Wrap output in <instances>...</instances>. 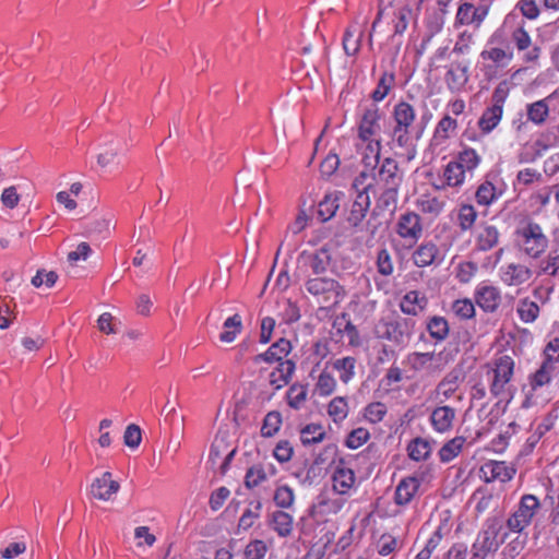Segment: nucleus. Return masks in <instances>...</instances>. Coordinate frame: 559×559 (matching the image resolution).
<instances>
[{"label": "nucleus", "instance_id": "f03ea898", "mask_svg": "<svg viewBox=\"0 0 559 559\" xmlns=\"http://www.w3.org/2000/svg\"><path fill=\"white\" fill-rule=\"evenodd\" d=\"M305 288L323 309L336 307L346 295L344 287L336 280L328 276L309 277Z\"/></svg>", "mask_w": 559, "mask_h": 559}, {"label": "nucleus", "instance_id": "dca6fc26", "mask_svg": "<svg viewBox=\"0 0 559 559\" xmlns=\"http://www.w3.org/2000/svg\"><path fill=\"white\" fill-rule=\"evenodd\" d=\"M515 473V467L504 461H487L479 469L480 478L485 483H492L496 480L507 483L514 477Z\"/></svg>", "mask_w": 559, "mask_h": 559}, {"label": "nucleus", "instance_id": "49530a36", "mask_svg": "<svg viewBox=\"0 0 559 559\" xmlns=\"http://www.w3.org/2000/svg\"><path fill=\"white\" fill-rule=\"evenodd\" d=\"M307 386L300 383H295L286 393L287 403L292 408L299 409L307 401Z\"/></svg>", "mask_w": 559, "mask_h": 559}, {"label": "nucleus", "instance_id": "5fc2aeb1", "mask_svg": "<svg viewBox=\"0 0 559 559\" xmlns=\"http://www.w3.org/2000/svg\"><path fill=\"white\" fill-rule=\"evenodd\" d=\"M549 114V107L545 99L527 105V118L535 124L545 122Z\"/></svg>", "mask_w": 559, "mask_h": 559}, {"label": "nucleus", "instance_id": "ddd939ff", "mask_svg": "<svg viewBox=\"0 0 559 559\" xmlns=\"http://www.w3.org/2000/svg\"><path fill=\"white\" fill-rule=\"evenodd\" d=\"M119 490L120 483L114 479L112 474L107 471L92 481L88 492L96 500L112 502Z\"/></svg>", "mask_w": 559, "mask_h": 559}, {"label": "nucleus", "instance_id": "a19ab883", "mask_svg": "<svg viewBox=\"0 0 559 559\" xmlns=\"http://www.w3.org/2000/svg\"><path fill=\"white\" fill-rule=\"evenodd\" d=\"M331 261L332 255L330 253V250L323 247L310 255V267L317 276H320L319 274L328 270V267L331 264Z\"/></svg>", "mask_w": 559, "mask_h": 559}, {"label": "nucleus", "instance_id": "6ab92c4d", "mask_svg": "<svg viewBox=\"0 0 559 559\" xmlns=\"http://www.w3.org/2000/svg\"><path fill=\"white\" fill-rule=\"evenodd\" d=\"M456 408L450 405L440 404L432 409L429 420L432 429L439 433H447L454 427Z\"/></svg>", "mask_w": 559, "mask_h": 559}, {"label": "nucleus", "instance_id": "bb28decb", "mask_svg": "<svg viewBox=\"0 0 559 559\" xmlns=\"http://www.w3.org/2000/svg\"><path fill=\"white\" fill-rule=\"evenodd\" d=\"M296 365L292 359L280 361L269 374L270 384L278 390L285 386L292 379Z\"/></svg>", "mask_w": 559, "mask_h": 559}, {"label": "nucleus", "instance_id": "c03bdc74", "mask_svg": "<svg viewBox=\"0 0 559 559\" xmlns=\"http://www.w3.org/2000/svg\"><path fill=\"white\" fill-rule=\"evenodd\" d=\"M336 385L337 383L335 378L331 373L322 371L317 379L313 393L319 396L326 397L335 391Z\"/></svg>", "mask_w": 559, "mask_h": 559}, {"label": "nucleus", "instance_id": "79ce46f5", "mask_svg": "<svg viewBox=\"0 0 559 559\" xmlns=\"http://www.w3.org/2000/svg\"><path fill=\"white\" fill-rule=\"evenodd\" d=\"M332 367L340 374L343 383H348L355 376L356 359L354 357H343L333 361Z\"/></svg>", "mask_w": 559, "mask_h": 559}, {"label": "nucleus", "instance_id": "e433bc0d", "mask_svg": "<svg viewBox=\"0 0 559 559\" xmlns=\"http://www.w3.org/2000/svg\"><path fill=\"white\" fill-rule=\"evenodd\" d=\"M466 439L462 436L454 437L445 442L439 450L440 461L449 463L454 460L463 451Z\"/></svg>", "mask_w": 559, "mask_h": 559}, {"label": "nucleus", "instance_id": "7c9ffc66", "mask_svg": "<svg viewBox=\"0 0 559 559\" xmlns=\"http://www.w3.org/2000/svg\"><path fill=\"white\" fill-rule=\"evenodd\" d=\"M420 480L416 477H406L400 481L395 489V502L399 506L408 504L417 493Z\"/></svg>", "mask_w": 559, "mask_h": 559}, {"label": "nucleus", "instance_id": "052dcab7", "mask_svg": "<svg viewBox=\"0 0 559 559\" xmlns=\"http://www.w3.org/2000/svg\"><path fill=\"white\" fill-rule=\"evenodd\" d=\"M452 311L456 317L467 320L475 316V306L471 299H457L452 304Z\"/></svg>", "mask_w": 559, "mask_h": 559}, {"label": "nucleus", "instance_id": "a878e982", "mask_svg": "<svg viewBox=\"0 0 559 559\" xmlns=\"http://www.w3.org/2000/svg\"><path fill=\"white\" fill-rule=\"evenodd\" d=\"M356 146L362 156V162L365 163V166L373 170L380 160V154L382 148L381 139L357 141Z\"/></svg>", "mask_w": 559, "mask_h": 559}, {"label": "nucleus", "instance_id": "58836bf2", "mask_svg": "<svg viewBox=\"0 0 559 559\" xmlns=\"http://www.w3.org/2000/svg\"><path fill=\"white\" fill-rule=\"evenodd\" d=\"M408 456L416 462L425 461L430 456L431 444L424 438H415L407 447Z\"/></svg>", "mask_w": 559, "mask_h": 559}, {"label": "nucleus", "instance_id": "f8f14e48", "mask_svg": "<svg viewBox=\"0 0 559 559\" xmlns=\"http://www.w3.org/2000/svg\"><path fill=\"white\" fill-rule=\"evenodd\" d=\"M559 376V366H555L543 361L539 368L528 377V385L531 392L526 395L523 403L525 407H528L535 402L533 401V393L542 388L549 386L552 381Z\"/></svg>", "mask_w": 559, "mask_h": 559}, {"label": "nucleus", "instance_id": "9d476101", "mask_svg": "<svg viewBox=\"0 0 559 559\" xmlns=\"http://www.w3.org/2000/svg\"><path fill=\"white\" fill-rule=\"evenodd\" d=\"M534 270L520 262H509L500 266L498 276L509 287H520L528 284L534 277Z\"/></svg>", "mask_w": 559, "mask_h": 559}, {"label": "nucleus", "instance_id": "aec40b11", "mask_svg": "<svg viewBox=\"0 0 559 559\" xmlns=\"http://www.w3.org/2000/svg\"><path fill=\"white\" fill-rule=\"evenodd\" d=\"M372 180L378 188L400 187L402 177L399 174L397 163L388 157L382 162L378 173L373 175Z\"/></svg>", "mask_w": 559, "mask_h": 559}, {"label": "nucleus", "instance_id": "a18cd8bd", "mask_svg": "<svg viewBox=\"0 0 559 559\" xmlns=\"http://www.w3.org/2000/svg\"><path fill=\"white\" fill-rule=\"evenodd\" d=\"M455 162L465 173H469L479 166L481 157L474 148H465L459 154Z\"/></svg>", "mask_w": 559, "mask_h": 559}, {"label": "nucleus", "instance_id": "a211bd4d", "mask_svg": "<svg viewBox=\"0 0 559 559\" xmlns=\"http://www.w3.org/2000/svg\"><path fill=\"white\" fill-rule=\"evenodd\" d=\"M356 483L355 472L344 461L335 464L332 474V487L338 495H349Z\"/></svg>", "mask_w": 559, "mask_h": 559}, {"label": "nucleus", "instance_id": "c9c22d12", "mask_svg": "<svg viewBox=\"0 0 559 559\" xmlns=\"http://www.w3.org/2000/svg\"><path fill=\"white\" fill-rule=\"evenodd\" d=\"M503 109L499 106L488 107L478 120V127L483 133H490L500 122Z\"/></svg>", "mask_w": 559, "mask_h": 559}, {"label": "nucleus", "instance_id": "338daca9", "mask_svg": "<svg viewBox=\"0 0 559 559\" xmlns=\"http://www.w3.org/2000/svg\"><path fill=\"white\" fill-rule=\"evenodd\" d=\"M295 500L294 491L290 487L284 485L280 486L274 493V501L280 508H289Z\"/></svg>", "mask_w": 559, "mask_h": 559}, {"label": "nucleus", "instance_id": "4468645a", "mask_svg": "<svg viewBox=\"0 0 559 559\" xmlns=\"http://www.w3.org/2000/svg\"><path fill=\"white\" fill-rule=\"evenodd\" d=\"M510 38L514 44L515 48L524 52V59L528 62L536 61L542 52L539 46L533 44L532 37L525 27V22L521 21L513 28L510 34Z\"/></svg>", "mask_w": 559, "mask_h": 559}, {"label": "nucleus", "instance_id": "72a5a7b5", "mask_svg": "<svg viewBox=\"0 0 559 559\" xmlns=\"http://www.w3.org/2000/svg\"><path fill=\"white\" fill-rule=\"evenodd\" d=\"M499 242V231L492 225H483L476 234V247L480 251H488Z\"/></svg>", "mask_w": 559, "mask_h": 559}, {"label": "nucleus", "instance_id": "412c9836", "mask_svg": "<svg viewBox=\"0 0 559 559\" xmlns=\"http://www.w3.org/2000/svg\"><path fill=\"white\" fill-rule=\"evenodd\" d=\"M475 300L485 312H495L501 304V292L498 287L481 283L475 289Z\"/></svg>", "mask_w": 559, "mask_h": 559}, {"label": "nucleus", "instance_id": "2eb2a0df", "mask_svg": "<svg viewBox=\"0 0 559 559\" xmlns=\"http://www.w3.org/2000/svg\"><path fill=\"white\" fill-rule=\"evenodd\" d=\"M380 110L376 106L367 107L358 123V141L380 139Z\"/></svg>", "mask_w": 559, "mask_h": 559}, {"label": "nucleus", "instance_id": "f3484780", "mask_svg": "<svg viewBox=\"0 0 559 559\" xmlns=\"http://www.w3.org/2000/svg\"><path fill=\"white\" fill-rule=\"evenodd\" d=\"M461 381L462 377L460 370H451L447 373L435 390L436 401L439 404H443L453 396L457 399V401H462V394H456Z\"/></svg>", "mask_w": 559, "mask_h": 559}, {"label": "nucleus", "instance_id": "0eeeda50", "mask_svg": "<svg viewBox=\"0 0 559 559\" xmlns=\"http://www.w3.org/2000/svg\"><path fill=\"white\" fill-rule=\"evenodd\" d=\"M392 115L395 123L391 133L392 144L400 148H406L411 143V129L416 118V111L411 104L401 102L394 106Z\"/></svg>", "mask_w": 559, "mask_h": 559}, {"label": "nucleus", "instance_id": "6e6d98bb", "mask_svg": "<svg viewBox=\"0 0 559 559\" xmlns=\"http://www.w3.org/2000/svg\"><path fill=\"white\" fill-rule=\"evenodd\" d=\"M386 412L388 407L384 403L372 402L365 407L364 417L371 424H378L382 421Z\"/></svg>", "mask_w": 559, "mask_h": 559}, {"label": "nucleus", "instance_id": "393cba45", "mask_svg": "<svg viewBox=\"0 0 559 559\" xmlns=\"http://www.w3.org/2000/svg\"><path fill=\"white\" fill-rule=\"evenodd\" d=\"M457 121L445 115L436 126L430 145L433 148L443 146L448 140L455 133Z\"/></svg>", "mask_w": 559, "mask_h": 559}, {"label": "nucleus", "instance_id": "c85d7f7f", "mask_svg": "<svg viewBox=\"0 0 559 559\" xmlns=\"http://www.w3.org/2000/svg\"><path fill=\"white\" fill-rule=\"evenodd\" d=\"M362 37H364V28L361 26H359L357 23L350 24L345 29V33L343 36L342 45H343L344 52L347 56L357 55L360 49V46H361Z\"/></svg>", "mask_w": 559, "mask_h": 559}, {"label": "nucleus", "instance_id": "69168bd1", "mask_svg": "<svg viewBox=\"0 0 559 559\" xmlns=\"http://www.w3.org/2000/svg\"><path fill=\"white\" fill-rule=\"evenodd\" d=\"M477 265L472 261L461 262L456 267V278L460 283L466 284L472 281V278L477 273Z\"/></svg>", "mask_w": 559, "mask_h": 559}, {"label": "nucleus", "instance_id": "de8ad7c7", "mask_svg": "<svg viewBox=\"0 0 559 559\" xmlns=\"http://www.w3.org/2000/svg\"><path fill=\"white\" fill-rule=\"evenodd\" d=\"M328 414L334 423L343 421L348 415V404L345 397L336 396L328 405Z\"/></svg>", "mask_w": 559, "mask_h": 559}, {"label": "nucleus", "instance_id": "3c124183", "mask_svg": "<svg viewBox=\"0 0 559 559\" xmlns=\"http://www.w3.org/2000/svg\"><path fill=\"white\" fill-rule=\"evenodd\" d=\"M378 333L380 337L395 343H403L405 341V335L401 331L399 322H382L378 328Z\"/></svg>", "mask_w": 559, "mask_h": 559}, {"label": "nucleus", "instance_id": "0e129e2a", "mask_svg": "<svg viewBox=\"0 0 559 559\" xmlns=\"http://www.w3.org/2000/svg\"><path fill=\"white\" fill-rule=\"evenodd\" d=\"M369 438L370 433L368 429L359 427L350 431V433L347 436L345 443L349 449L355 450L365 444L369 440Z\"/></svg>", "mask_w": 559, "mask_h": 559}, {"label": "nucleus", "instance_id": "2f4dec72", "mask_svg": "<svg viewBox=\"0 0 559 559\" xmlns=\"http://www.w3.org/2000/svg\"><path fill=\"white\" fill-rule=\"evenodd\" d=\"M370 207L369 194L365 191H359L356 195L355 201L352 204L348 222L353 226H358L366 217L367 212Z\"/></svg>", "mask_w": 559, "mask_h": 559}, {"label": "nucleus", "instance_id": "9b49d317", "mask_svg": "<svg viewBox=\"0 0 559 559\" xmlns=\"http://www.w3.org/2000/svg\"><path fill=\"white\" fill-rule=\"evenodd\" d=\"M395 231L407 243L415 245L424 233L420 215L412 211L401 214L395 225Z\"/></svg>", "mask_w": 559, "mask_h": 559}, {"label": "nucleus", "instance_id": "cd10ccee", "mask_svg": "<svg viewBox=\"0 0 559 559\" xmlns=\"http://www.w3.org/2000/svg\"><path fill=\"white\" fill-rule=\"evenodd\" d=\"M344 198L342 191H332L324 195L318 204V217L321 222H328L333 218L340 207L341 201Z\"/></svg>", "mask_w": 559, "mask_h": 559}, {"label": "nucleus", "instance_id": "423d86ee", "mask_svg": "<svg viewBox=\"0 0 559 559\" xmlns=\"http://www.w3.org/2000/svg\"><path fill=\"white\" fill-rule=\"evenodd\" d=\"M499 531L498 521L488 519L472 544V557L469 559H485L489 554L496 552L509 536V533L506 532L502 538L499 539Z\"/></svg>", "mask_w": 559, "mask_h": 559}, {"label": "nucleus", "instance_id": "473e14b6", "mask_svg": "<svg viewBox=\"0 0 559 559\" xmlns=\"http://www.w3.org/2000/svg\"><path fill=\"white\" fill-rule=\"evenodd\" d=\"M427 306V298L420 295L417 290H411L404 295L400 302V308L403 313L417 316Z\"/></svg>", "mask_w": 559, "mask_h": 559}, {"label": "nucleus", "instance_id": "bf43d9fd", "mask_svg": "<svg viewBox=\"0 0 559 559\" xmlns=\"http://www.w3.org/2000/svg\"><path fill=\"white\" fill-rule=\"evenodd\" d=\"M394 83V75L392 73H383L380 78L376 90L372 92V99L374 102H381L389 94Z\"/></svg>", "mask_w": 559, "mask_h": 559}, {"label": "nucleus", "instance_id": "7ed1b4c3", "mask_svg": "<svg viewBox=\"0 0 559 559\" xmlns=\"http://www.w3.org/2000/svg\"><path fill=\"white\" fill-rule=\"evenodd\" d=\"M237 452V439L228 429H219L211 444L207 464L219 475H225Z\"/></svg>", "mask_w": 559, "mask_h": 559}, {"label": "nucleus", "instance_id": "603ef678", "mask_svg": "<svg viewBox=\"0 0 559 559\" xmlns=\"http://www.w3.org/2000/svg\"><path fill=\"white\" fill-rule=\"evenodd\" d=\"M272 523L274 530L281 536H288L293 531V516L284 511H276L273 513Z\"/></svg>", "mask_w": 559, "mask_h": 559}, {"label": "nucleus", "instance_id": "4c0bfd02", "mask_svg": "<svg viewBox=\"0 0 559 559\" xmlns=\"http://www.w3.org/2000/svg\"><path fill=\"white\" fill-rule=\"evenodd\" d=\"M242 331L241 316L236 313L227 318L223 324V332L219 334V340L224 343H231L236 336Z\"/></svg>", "mask_w": 559, "mask_h": 559}, {"label": "nucleus", "instance_id": "e2e57ef3", "mask_svg": "<svg viewBox=\"0 0 559 559\" xmlns=\"http://www.w3.org/2000/svg\"><path fill=\"white\" fill-rule=\"evenodd\" d=\"M475 197L478 204L489 205L497 199L496 187L491 182L486 181L477 188Z\"/></svg>", "mask_w": 559, "mask_h": 559}, {"label": "nucleus", "instance_id": "5701e85b", "mask_svg": "<svg viewBox=\"0 0 559 559\" xmlns=\"http://www.w3.org/2000/svg\"><path fill=\"white\" fill-rule=\"evenodd\" d=\"M443 259L439 247L432 241L421 243L413 253V261L419 267L440 264Z\"/></svg>", "mask_w": 559, "mask_h": 559}, {"label": "nucleus", "instance_id": "39448f33", "mask_svg": "<svg viewBox=\"0 0 559 559\" xmlns=\"http://www.w3.org/2000/svg\"><path fill=\"white\" fill-rule=\"evenodd\" d=\"M540 509V502L534 495L526 493L520 498L519 503L506 520L509 534H522L532 524Z\"/></svg>", "mask_w": 559, "mask_h": 559}, {"label": "nucleus", "instance_id": "680f3d73", "mask_svg": "<svg viewBox=\"0 0 559 559\" xmlns=\"http://www.w3.org/2000/svg\"><path fill=\"white\" fill-rule=\"evenodd\" d=\"M282 425V417L278 412H270L263 421L261 427V433L264 437H272L278 431Z\"/></svg>", "mask_w": 559, "mask_h": 559}, {"label": "nucleus", "instance_id": "8fccbe9b", "mask_svg": "<svg viewBox=\"0 0 559 559\" xmlns=\"http://www.w3.org/2000/svg\"><path fill=\"white\" fill-rule=\"evenodd\" d=\"M477 218V211L471 204H463L457 211V224L462 231L472 229Z\"/></svg>", "mask_w": 559, "mask_h": 559}, {"label": "nucleus", "instance_id": "b1692460", "mask_svg": "<svg viewBox=\"0 0 559 559\" xmlns=\"http://www.w3.org/2000/svg\"><path fill=\"white\" fill-rule=\"evenodd\" d=\"M468 82V64L452 63L445 73V83L448 88L453 92H461Z\"/></svg>", "mask_w": 559, "mask_h": 559}, {"label": "nucleus", "instance_id": "37998d69", "mask_svg": "<svg viewBox=\"0 0 559 559\" xmlns=\"http://www.w3.org/2000/svg\"><path fill=\"white\" fill-rule=\"evenodd\" d=\"M516 312L524 323H532L538 318L539 306L528 298H523L519 301Z\"/></svg>", "mask_w": 559, "mask_h": 559}, {"label": "nucleus", "instance_id": "864d4df0", "mask_svg": "<svg viewBox=\"0 0 559 559\" xmlns=\"http://www.w3.org/2000/svg\"><path fill=\"white\" fill-rule=\"evenodd\" d=\"M325 431L321 425L310 424L300 431V440L302 444L309 445L321 442L324 439Z\"/></svg>", "mask_w": 559, "mask_h": 559}, {"label": "nucleus", "instance_id": "09e8293b", "mask_svg": "<svg viewBox=\"0 0 559 559\" xmlns=\"http://www.w3.org/2000/svg\"><path fill=\"white\" fill-rule=\"evenodd\" d=\"M427 330L436 341H443L449 334V324L443 317L435 316L427 322Z\"/></svg>", "mask_w": 559, "mask_h": 559}, {"label": "nucleus", "instance_id": "f257e3e1", "mask_svg": "<svg viewBox=\"0 0 559 559\" xmlns=\"http://www.w3.org/2000/svg\"><path fill=\"white\" fill-rule=\"evenodd\" d=\"M514 241L519 251L533 260L539 259L549 245L544 228L531 218L519 223L514 231Z\"/></svg>", "mask_w": 559, "mask_h": 559}, {"label": "nucleus", "instance_id": "c756f323", "mask_svg": "<svg viewBox=\"0 0 559 559\" xmlns=\"http://www.w3.org/2000/svg\"><path fill=\"white\" fill-rule=\"evenodd\" d=\"M466 173L461 168V166L455 162H449L443 170V179L444 181L441 185H435V188L438 190H443L447 187L459 188L465 181Z\"/></svg>", "mask_w": 559, "mask_h": 559}, {"label": "nucleus", "instance_id": "20e7f679", "mask_svg": "<svg viewBox=\"0 0 559 559\" xmlns=\"http://www.w3.org/2000/svg\"><path fill=\"white\" fill-rule=\"evenodd\" d=\"M489 390L496 397H506L511 392V380L515 361L510 355L496 356L488 365Z\"/></svg>", "mask_w": 559, "mask_h": 559}, {"label": "nucleus", "instance_id": "4d7b16f0", "mask_svg": "<svg viewBox=\"0 0 559 559\" xmlns=\"http://www.w3.org/2000/svg\"><path fill=\"white\" fill-rule=\"evenodd\" d=\"M400 187L378 188L379 192L378 203L383 209H394L397 202Z\"/></svg>", "mask_w": 559, "mask_h": 559}, {"label": "nucleus", "instance_id": "ea45409f", "mask_svg": "<svg viewBox=\"0 0 559 559\" xmlns=\"http://www.w3.org/2000/svg\"><path fill=\"white\" fill-rule=\"evenodd\" d=\"M416 205L423 213L438 216L443 211L445 203L437 197L423 194L416 200Z\"/></svg>", "mask_w": 559, "mask_h": 559}, {"label": "nucleus", "instance_id": "f704fd0d", "mask_svg": "<svg viewBox=\"0 0 559 559\" xmlns=\"http://www.w3.org/2000/svg\"><path fill=\"white\" fill-rule=\"evenodd\" d=\"M480 58L485 61H491L496 68H506L513 59V51L511 49L491 47L483 50Z\"/></svg>", "mask_w": 559, "mask_h": 559}, {"label": "nucleus", "instance_id": "774afa93", "mask_svg": "<svg viewBox=\"0 0 559 559\" xmlns=\"http://www.w3.org/2000/svg\"><path fill=\"white\" fill-rule=\"evenodd\" d=\"M545 362L559 366V338H552L548 342L544 349V360Z\"/></svg>", "mask_w": 559, "mask_h": 559}, {"label": "nucleus", "instance_id": "4be33fe9", "mask_svg": "<svg viewBox=\"0 0 559 559\" xmlns=\"http://www.w3.org/2000/svg\"><path fill=\"white\" fill-rule=\"evenodd\" d=\"M290 350H292L290 342L285 338H281L276 343L271 345L265 353L257 355L253 358V362L258 366L261 365L262 362H265L269 365H273V364L276 365L280 361H285L287 359L286 357L288 356Z\"/></svg>", "mask_w": 559, "mask_h": 559}, {"label": "nucleus", "instance_id": "1a4fd4ad", "mask_svg": "<svg viewBox=\"0 0 559 559\" xmlns=\"http://www.w3.org/2000/svg\"><path fill=\"white\" fill-rule=\"evenodd\" d=\"M408 360L414 370L435 376L444 370L445 367L453 361V356L445 350L439 353L416 352L409 355Z\"/></svg>", "mask_w": 559, "mask_h": 559}, {"label": "nucleus", "instance_id": "6e6552de", "mask_svg": "<svg viewBox=\"0 0 559 559\" xmlns=\"http://www.w3.org/2000/svg\"><path fill=\"white\" fill-rule=\"evenodd\" d=\"M493 0H464L457 8L455 25L479 28L489 13Z\"/></svg>", "mask_w": 559, "mask_h": 559}, {"label": "nucleus", "instance_id": "13d9d810", "mask_svg": "<svg viewBox=\"0 0 559 559\" xmlns=\"http://www.w3.org/2000/svg\"><path fill=\"white\" fill-rule=\"evenodd\" d=\"M117 145L105 146L97 154V164L102 168L114 167L118 163Z\"/></svg>", "mask_w": 559, "mask_h": 559}]
</instances>
